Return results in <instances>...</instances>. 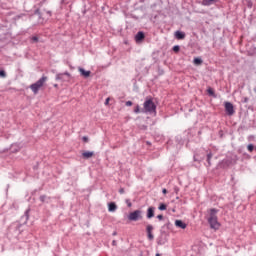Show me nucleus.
I'll return each mask as SVG.
<instances>
[{
  "instance_id": "f257e3e1",
  "label": "nucleus",
  "mask_w": 256,
  "mask_h": 256,
  "mask_svg": "<svg viewBox=\"0 0 256 256\" xmlns=\"http://www.w3.org/2000/svg\"><path fill=\"white\" fill-rule=\"evenodd\" d=\"M208 213H209V217L207 221L210 225V228L215 230L220 229L221 224L219 223L218 216H217V214L219 213V210L216 208H212L208 210Z\"/></svg>"
},
{
  "instance_id": "f03ea898",
  "label": "nucleus",
  "mask_w": 256,
  "mask_h": 256,
  "mask_svg": "<svg viewBox=\"0 0 256 256\" xmlns=\"http://www.w3.org/2000/svg\"><path fill=\"white\" fill-rule=\"evenodd\" d=\"M141 113L157 115V106L153 102L152 98L145 100L143 109H141Z\"/></svg>"
},
{
  "instance_id": "7ed1b4c3",
  "label": "nucleus",
  "mask_w": 256,
  "mask_h": 256,
  "mask_svg": "<svg viewBox=\"0 0 256 256\" xmlns=\"http://www.w3.org/2000/svg\"><path fill=\"white\" fill-rule=\"evenodd\" d=\"M47 80H48V76H41L39 80H37L33 84H30L29 88L31 89L33 94L37 95L39 93V90L44 86Z\"/></svg>"
},
{
  "instance_id": "20e7f679",
  "label": "nucleus",
  "mask_w": 256,
  "mask_h": 256,
  "mask_svg": "<svg viewBox=\"0 0 256 256\" xmlns=\"http://www.w3.org/2000/svg\"><path fill=\"white\" fill-rule=\"evenodd\" d=\"M21 228H22V224L13 223L8 227L7 235L9 237H12V235L18 236L19 234H21Z\"/></svg>"
},
{
  "instance_id": "39448f33",
  "label": "nucleus",
  "mask_w": 256,
  "mask_h": 256,
  "mask_svg": "<svg viewBox=\"0 0 256 256\" xmlns=\"http://www.w3.org/2000/svg\"><path fill=\"white\" fill-rule=\"evenodd\" d=\"M127 218L129 221H133V222L142 220L143 219V211L135 210L133 212H130Z\"/></svg>"
},
{
  "instance_id": "423d86ee",
  "label": "nucleus",
  "mask_w": 256,
  "mask_h": 256,
  "mask_svg": "<svg viewBox=\"0 0 256 256\" xmlns=\"http://www.w3.org/2000/svg\"><path fill=\"white\" fill-rule=\"evenodd\" d=\"M70 78H71L70 72H63L60 74H56L55 76L56 81H62V82H67L70 80Z\"/></svg>"
},
{
  "instance_id": "0eeeda50",
  "label": "nucleus",
  "mask_w": 256,
  "mask_h": 256,
  "mask_svg": "<svg viewBox=\"0 0 256 256\" xmlns=\"http://www.w3.org/2000/svg\"><path fill=\"white\" fill-rule=\"evenodd\" d=\"M224 108H225V113L228 116H233L235 114V108H234V105L231 102H226L224 104Z\"/></svg>"
},
{
  "instance_id": "6e6552de",
  "label": "nucleus",
  "mask_w": 256,
  "mask_h": 256,
  "mask_svg": "<svg viewBox=\"0 0 256 256\" xmlns=\"http://www.w3.org/2000/svg\"><path fill=\"white\" fill-rule=\"evenodd\" d=\"M173 229V224L170 221H167L160 230V233L169 234V232Z\"/></svg>"
},
{
  "instance_id": "1a4fd4ad",
  "label": "nucleus",
  "mask_w": 256,
  "mask_h": 256,
  "mask_svg": "<svg viewBox=\"0 0 256 256\" xmlns=\"http://www.w3.org/2000/svg\"><path fill=\"white\" fill-rule=\"evenodd\" d=\"M168 242V234L167 233H160V236L157 238V244L162 246Z\"/></svg>"
},
{
  "instance_id": "9d476101",
  "label": "nucleus",
  "mask_w": 256,
  "mask_h": 256,
  "mask_svg": "<svg viewBox=\"0 0 256 256\" xmlns=\"http://www.w3.org/2000/svg\"><path fill=\"white\" fill-rule=\"evenodd\" d=\"M154 226L153 225H147L146 226V234L149 241H153L155 239L154 234Z\"/></svg>"
},
{
  "instance_id": "9b49d317",
  "label": "nucleus",
  "mask_w": 256,
  "mask_h": 256,
  "mask_svg": "<svg viewBox=\"0 0 256 256\" xmlns=\"http://www.w3.org/2000/svg\"><path fill=\"white\" fill-rule=\"evenodd\" d=\"M239 158L237 155L232 156L231 158H228L227 160H224L222 164H225L226 166H230L233 164H236L238 162Z\"/></svg>"
},
{
  "instance_id": "f8f14e48",
  "label": "nucleus",
  "mask_w": 256,
  "mask_h": 256,
  "mask_svg": "<svg viewBox=\"0 0 256 256\" xmlns=\"http://www.w3.org/2000/svg\"><path fill=\"white\" fill-rule=\"evenodd\" d=\"M145 38V32H137V34H135V42L137 44L142 43L145 40Z\"/></svg>"
},
{
  "instance_id": "ddd939ff",
  "label": "nucleus",
  "mask_w": 256,
  "mask_h": 256,
  "mask_svg": "<svg viewBox=\"0 0 256 256\" xmlns=\"http://www.w3.org/2000/svg\"><path fill=\"white\" fill-rule=\"evenodd\" d=\"M80 75L87 79L91 76V70H85V68H78Z\"/></svg>"
},
{
  "instance_id": "4468645a",
  "label": "nucleus",
  "mask_w": 256,
  "mask_h": 256,
  "mask_svg": "<svg viewBox=\"0 0 256 256\" xmlns=\"http://www.w3.org/2000/svg\"><path fill=\"white\" fill-rule=\"evenodd\" d=\"M174 37L177 40H184L186 38V32H182L181 30H176Z\"/></svg>"
},
{
  "instance_id": "2eb2a0df",
  "label": "nucleus",
  "mask_w": 256,
  "mask_h": 256,
  "mask_svg": "<svg viewBox=\"0 0 256 256\" xmlns=\"http://www.w3.org/2000/svg\"><path fill=\"white\" fill-rule=\"evenodd\" d=\"M155 207H149L146 211V218L147 219H152L153 217H155Z\"/></svg>"
},
{
  "instance_id": "dca6fc26",
  "label": "nucleus",
  "mask_w": 256,
  "mask_h": 256,
  "mask_svg": "<svg viewBox=\"0 0 256 256\" xmlns=\"http://www.w3.org/2000/svg\"><path fill=\"white\" fill-rule=\"evenodd\" d=\"M218 2H219V0H202L201 5L209 7V6L217 4Z\"/></svg>"
},
{
  "instance_id": "f3484780",
  "label": "nucleus",
  "mask_w": 256,
  "mask_h": 256,
  "mask_svg": "<svg viewBox=\"0 0 256 256\" xmlns=\"http://www.w3.org/2000/svg\"><path fill=\"white\" fill-rule=\"evenodd\" d=\"M95 155L94 152H90V151H84L81 156L83 159L88 160L91 159L93 156Z\"/></svg>"
},
{
  "instance_id": "a211bd4d",
  "label": "nucleus",
  "mask_w": 256,
  "mask_h": 256,
  "mask_svg": "<svg viewBox=\"0 0 256 256\" xmlns=\"http://www.w3.org/2000/svg\"><path fill=\"white\" fill-rule=\"evenodd\" d=\"M175 226L177 228H180V229H186L187 228V224L185 222H183L182 220H176L175 221Z\"/></svg>"
},
{
  "instance_id": "6ab92c4d",
  "label": "nucleus",
  "mask_w": 256,
  "mask_h": 256,
  "mask_svg": "<svg viewBox=\"0 0 256 256\" xmlns=\"http://www.w3.org/2000/svg\"><path fill=\"white\" fill-rule=\"evenodd\" d=\"M118 206L115 202L108 203V211L109 212H115L117 210Z\"/></svg>"
},
{
  "instance_id": "aec40b11",
  "label": "nucleus",
  "mask_w": 256,
  "mask_h": 256,
  "mask_svg": "<svg viewBox=\"0 0 256 256\" xmlns=\"http://www.w3.org/2000/svg\"><path fill=\"white\" fill-rule=\"evenodd\" d=\"M30 209L26 210L24 215L21 217V221L25 224L29 220Z\"/></svg>"
},
{
  "instance_id": "412c9836",
  "label": "nucleus",
  "mask_w": 256,
  "mask_h": 256,
  "mask_svg": "<svg viewBox=\"0 0 256 256\" xmlns=\"http://www.w3.org/2000/svg\"><path fill=\"white\" fill-rule=\"evenodd\" d=\"M207 94H208L209 96L213 97V98H217V95H216V93H215V90H214V88H211V86H209V87L207 88Z\"/></svg>"
},
{
  "instance_id": "4be33fe9",
  "label": "nucleus",
  "mask_w": 256,
  "mask_h": 256,
  "mask_svg": "<svg viewBox=\"0 0 256 256\" xmlns=\"http://www.w3.org/2000/svg\"><path fill=\"white\" fill-rule=\"evenodd\" d=\"M213 158V153L212 152H209L206 156V161H207V164L208 166L207 167H211L212 166V163H211V160Z\"/></svg>"
},
{
  "instance_id": "5701e85b",
  "label": "nucleus",
  "mask_w": 256,
  "mask_h": 256,
  "mask_svg": "<svg viewBox=\"0 0 256 256\" xmlns=\"http://www.w3.org/2000/svg\"><path fill=\"white\" fill-rule=\"evenodd\" d=\"M203 60L201 58H194L193 59V64L196 65V66H201L203 65Z\"/></svg>"
},
{
  "instance_id": "b1692460",
  "label": "nucleus",
  "mask_w": 256,
  "mask_h": 256,
  "mask_svg": "<svg viewBox=\"0 0 256 256\" xmlns=\"http://www.w3.org/2000/svg\"><path fill=\"white\" fill-rule=\"evenodd\" d=\"M39 200L41 203H49L50 197H47L46 195H41L39 197Z\"/></svg>"
},
{
  "instance_id": "393cba45",
  "label": "nucleus",
  "mask_w": 256,
  "mask_h": 256,
  "mask_svg": "<svg viewBox=\"0 0 256 256\" xmlns=\"http://www.w3.org/2000/svg\"><path fill=\"white\" fill-rule=\"evenodd\" d=\"M34 15H37L39 19H44L43 18V13L41 12V10L39 8L34 10Z\"/></svg>"
},
{
  "instance_id": "a878e982",
  "label": "nucleus",
  "mask_w": 256,
  "mask_h": 256,
  "mask_svg": "<svg viewBox=\"0 0 256 256\" xmlns=\"http://www.w3.org/2000/svg\"><path fill=\"white\" fill-rule=\"evenodd\" d=\"M193 159H194L195 162H201L205 159V156L200 157L199 154H195Z\"/></svg>"
},
{
  "instance_id": "bb28decb",
  "label": "nucleus",
  "mask_w": 256,
  "mask_h": 256,
  "mask_svg": "<svg viewBox=\"0 0 256 256\" xmlns=\"http://www.w3.org/2000/svg\"><path fill=\"white\" fill-rule=\"evenodd\" d=\"M248 55L253 57L256 55V48L253 47V48H250V50H248Z\"/></svg>"
},
{
  "instance_id": "cd10ccee",
  "label": "nucleus",
  "mask_w": 256,
  "mask_h": 256,
  "mask_svg": "<svg viewBox=\"0 0 256 256\" xmlns=\"http://www.w3.org/2000/svg\"><path fill=\"white\" fill-rule=\"evenodd\" d=\"M172 51H173L175 54L180 53V51H181V46H178V45L173 46Z\"/></svg>"
},
{
  "instance_id": "c85d7f7f",
  "label": "nucleus",
  "mask_w": 256,
  "mask_h": 256,
  "mask_svg": "<svg viewBox=\"0 0 256 256\" xmlns=\"http://www.w3.org/2000/svg\"><path fill=\"white\" fill-rule=\"evenodd\" d=\"M167 207H168L167 204L161 203V204H159L158 209L160 211H165V210H167Z\"/></svg>"
},
{
  "instance_id": "c756f323",
  "label": "nucleus",
  "mask_w": 256,
  "mask_h": 256,
  "mask_svg": "<svg viewBox=\"0 0 256 256\" xmlns=\"http://www.w3.org/2000/svg\"><path fill=\"white\" fill-rule=\"evenodd\" d=\"M134 113H135V114L142 113V110H141V108H140L139 105H136V107L134 108Z\"/></svg>"
},
{
  "instance_id": "7c9ffc66",
  "label": "nucleus",
  "mask_w": 256,
  "mask_h": 256,
  "mask_svg": "<svg viewBox=\"0 0 256 256\" xmlns=\"http://www.w3.org/2000/svg\"><path fill=\"white\" fill-rule=\"evenodd\" d=\"M247 150H248L249 152H253V151L255 150V146H254L253 144H249V145L247 146Z\"/></svg>"
},
{
  "instance_id": "2f4dec72",
  "label": "nucleus",
  "mask_w": 256,
  "mask_h": 256,
  "mask_svg": "<svg viewBox=\"0 0 256 256\" xmlns=\"http://www.w3.org/2000/svg\"><path fill=\"white\" fill-rule=\"evenodd\" d=\"M0 77L1 78H6L7 77V74L4 70H0Z\"/></svg>"
},
{
  "instance_id": "473e14b6",
  "label": "nucleus",
  "mask_w": 256,
  "mask_h": 256,
  "mask_svg": "<svg viewBox=\"0 0 256 256\" xmlns=\"http://www.w3.org/2000/svg\"><path fill=\"white\" fill-rule=\"evenodd\" d=\"M44 12L46 13V15H47L48 18L52 17V12H51V10H44Z\"/></svg>"
},
{
  "instance_id": "72a5a7b5",
  "label": "nucleus",
  "mask_w": 256,
  "mask_h": 256,
  "mask_svg": "<svg viewBox=\"0 0 256 256\" xmlns=\"http://www.w3.org/2000/svg\"><path fill=\"white\" fill-rule=\"evenodd\" d=\"M126 204H127V207L129 208L133 206L132 202L129 199L126 200Z\"/></svg>"
},
{
  "instance_id": "f704fd0d",
  "label": "nucleus",
  "mask_w": 256,
  "mask_h": 256,
  "mask_svg": "<svg viewBox=\"0 0 256 256\" xmlns=\"http://www.w3.org/2000/svg\"><path fill=\"white\" fill-rule=\"evenodd\" d=\"M32 41L37 43L39 41L38 36H32Z\"/></svg>"
},
{
  "instance_id": "c9c22d12",
  "label": "nucleus",
  "mask_w": 256,
  "mask_h": 256,
  "mask_svg": "<svg viewBox=\"0 0 256 256\" xmlns=\"http://www.w3.org/2000/svg\"><path fill=\"white\" fill-rule=\"evenodd\" d=\"M82 141L84 143H88L89 142V138L87 136H84V137H82Z\"/></svg>"
},
{
  "instance_id": "e433bc0d",
  "label": "nucleus",
  "mask_w": 256,
  "mask_h": 256,
  "mask_svg": "<svg viewBox=\"0 0 256 256\" xmlns=\"http://www.w3.org/2000/svg\"><path fill=\"white\" fill-rule=\"evenodd\" d=\"M125 105H126L127 107H131V106H133V102L127 101V102L125 103Z\"/></svg>"
},
{
  "instance_id": "4c0bfd02",
  "label": "nucleus",
  "mask_w": 256,
  "mask_h": 256,
  "mask_svg": "<svg viewBox=\"0 0 256 256\" xmlns=\"http://www.w3.org/2000/svg\"><path fill=\"white\" fill-rule=\"evenodd\" d=\"M247 6H248V8H252L253 7V2L252 1H248Z\"/></svg>"
},
{
  "instance_id": "58836bf2",
  "label": "nucleus",
  "mask_w": 256,
  "mask_h": 256,
  "mask_svg": "<svg viewBox=\"0 0 256 256\" xmlns=\"http://www.w3.org/2000/svg\"><path fill=\"white\" fill-rule=\"evenodd\" d=\"M157 219H158L159 221H162V220L164 219V216L160 214V215L157 216Z\"/></svg>"
},
{
  "instance_id": "ea45409f",
  "label": "nucleus",
  "mask_w": 256,
  "mask_h": 256,
  "mask_svg": "<svg viewBox=\"0 0 256 256\" xmlns=\"http://www.w3.org/2000/svg\"><path fill=\"white\" fill-rule=\"evenodd\" d=\"M179 191H180V189H179L178 187H174V192H175L176 194H178Z\"/></svg>"
},
{
  "instance_id": "a19ab883",
  "label": "nucleus",
  "mask_w": 256,
  "mask_h": 256,
  "mask_svg": "<svg viewBox=\"0 0 256 256\" xmlns=\"http://www.w3.org/2000/svg\"><path fill=\"white\" fill-rule=\"evenodd\" d=\"M119 193H120V194H124V193H125V189H124V188H120V189H119Z\"/></svg>"
},
{
  "instance_id": "79ce46f5",
  "label": "nucleus",
  "mask_w": 256,
  "mask_h": 256,
  "mask_svg": "<svg viewBox=\"0 0 256 256\" xmlns=\"http://www.w3.org/2000/svg\"><path fill=\"white\" fill-rule=\"evenodd\" d=\"M162 193H163L164 195H166V194L168 193V190H167V189H163V190H162Z\"/></svg>"
},
{
  "instance_id": "37998d69",
  "label": "nucleus",
  "mask_w": 256,
  "mask_h": 256,
  "mask_svg": "<svg viewBox=\"0 0 256 256\" xmlns=\"http://www.w3.org/2000/svg\"><path fill=\"white\" fill-rule=\"evenodd\" d=\"M109 102H110V99H109V98H107V99L105 100V105H108V104H109Z\"/></svg>"
},
{
  "instance_id": "c03bdc74",
  "label": "nucleus",
  "mask_w": 256,
  "mask_h": 256,
  "mask_svg": "<svg viewBox=\"0 0 256 256\" xmlns=\"http://www.w3.org/2000/svg\"><path fill=\"white\" fill-rule=\"evenodd\" d=\"M112 245H113V246H117V241H116V240H113V241H112Z\"/></svg>"
},
{
  "instance_id": "a18cd8bd",
  "label": "nucleus",
  "mask_w": 256,
  "mask_h": 256,
  "mask_svg": "<svg viewBox=\"0 0 256 256\" xmlns=\"http://www.w3.org/2000/svg\"><path fill=\"white\" fill-rule=\"evenodd\" d=\"M141 129L147 130V129H148V126L143 125V126L141 127Z\"/></svg>"
},
{
  "instance_id": "49530a36",
  "label": "nucleus",
  "mask_w": 256,
  "mask_h": 256,
  "mask_svg": "<svg viewBox=\"0 0 256 256\" xmlns=\"http://www.w3.org/2000/svg\"><path fill=\"white\" fill-rule=\"evenodd\" d=\"M249 102V98H244V103H248Z\"/></svg>"
},
{
  "instance_id": "de8ad7c7",
  "label": "nucleus",
  "mask_w": 256,
  "mask_h": 256,
  "mask_svg": "<svg viewBox=\"0 0 256 256\" xmlns=\"http://www.w3.org/2000/svg\"><path fill=\"white\" fill-rule=\"evenodd\" d=\"M113 236H116L117 235V232H113V234H112Z\"/></svg>"
},
{
  "instance_id": "09e8293b",
  "label": "nucleus",
  "mask_w": 256,
  "mask_h": 256,
  "mask_svg": "<svg viewBox=\"0 0 256 256\" xmlns=\"http://www.w3.org/2000/svg\"><path fill=\"white\" fill-rule=\"evenodd\" d=\"M155 256H161V254L160 253H156V255Z\"/></svg>"
},
{
  "instance_id": "8fccbe9b",
  "label": "nucleus",
  "mask_w": 256,
  "mask_h": 256,
  "mask_svg": "<svg viewBox=\"0 0 256 256\" xmlns=\"http://www.w3.org/2000/svg\"><path fill=\"white\" fill-rule=\"evenodd\" d=\"M54 87L57 88V87H58V84H54Z\"/></svg>"
},
{
  "instance_id": "3c124183",
  "label": "nucleus",
  "mask_w": 256,
  "mask_h": 256,
  "mask_svg": "<svg viewBox=\"0 0 256 256\" xmlns=\"http://www.w3.org/2000/svg\"><path fill=\"white\" fill-rule=\"evenodd\" d=\"M220 136L223 137L222 131H220Z\"/></svg>"
},
{
  "instance_id": "603ef678",
  "label": "nucleus",
  "mask_w": 256,
  "mask_h": 256,
  "mask_svg": "<svg viewBox=\"0 0 256 256\" xmlns=\"http://www.w3.org/2000/svg\"><path fill=\"white\" fill-rule=\"evenodd\" d=\"M139 256H143V253L139 254Z\"/></svg>"
},
{
  "instance_id": "864d4df0",
  "label": "nucleus",
  "mask_w": 256,
  "mask_h": 256,
  "mask_svg": "<svg viewBox=\"0 0 256 256\" xmlns=\"http://www.w3.org/2000/svg\"><path fill=\"white\" fill-rule=\"evenodd\" d=\"M255 150H256V147H255Z\"/></svg>"
}]
</instances>
